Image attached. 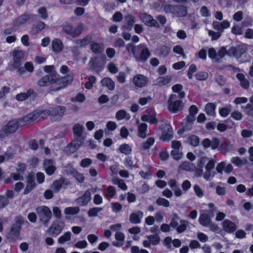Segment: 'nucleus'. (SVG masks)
Here are the masks:
<instances>
[{
	"mask_svg": "<svg viewBox=\"0 0 253 253\" xmlns=\"http://www.w3.org/2000/svg\"><path fill=\"white\" fill-rule=\"evenodd\" d=\"M51 111L48 109L35 110L19 119H12L5 126H23L31 124L38 119L39 120L44 119L51 115Z\"/></svg>",
	"mask_w": 253,
	"mask_h": 253,
	"instance_id": "nucleus-1",
	"label": "nucleus"
},
{
	"mask_svg": "<svg viewBox=\"0 0 253 253\" xmlns=\"http://www.w3.org/2000/svg\"><path fill=\"white\" fill-rule=\"evenodd\" d=\"M216 161L207 157L200 158L197 164L198 169L195 170V175L200 177L203 173L202 169L205 167V171L203 174V177L206 180H209L213 177L214 174L212 170L215 166Z\"/></svg>",
	"mask_w": 253,
	"mask_h": 253,
	"instance_id": "nucleus-2",
	"label": "nucleus"
},
{
	"mask_svg": "<svg viewBox=\"0 0 253 253\" xmlns=\"http://www.w3.org/2000/svg\"><path fill=\"white\" fill-rule=\"evenodd\" d=\"M126 48L127 51L131 53L137 61L144 62L150 56L149 50L144 43H141L137 46L129 43L126 45Z\"/></svg>",
	"mask_w": 253,
	"mask_h": 253,
	"instance_id": "nucleus-3",
	"label": "nucleus"
},
{
	"mask_svg": "<svg viewBox=\"0 0 253 253\" xmlns=\"http://www.w3.org/2000/svg\"><path fill=\"white\" fill-rule=\"evenodd\" d=\"M208 206L210 209V211H209L206 210L202 211L199 218L200 224L206 227L210 226L211 223V218L210 217V212H212V211L216 209L215 207L213 204H209Z\"/></svg>",
	"mask_w": 253,
	"mask_h": 253,
	"instance_id": "nucleus-4",
	"label": "nucleus"
},
{
	"mask_svg": "<svg viewBox=\"0 0 253 253\" xmlns=\"http://www.w3.org/2000/svg\"><path fill=\"white\" fill-rule=\"evenodd\" d=\"M169 110L172 113H176L183 108V104L181 101L177 99L175 94H171L168 101Z\"/></svg>",
	"mask_w": 253,
	"mask_h": 253,
	"instance_id": "nucleus-5",
	"label": "nucleus"
},
{
	"mask_svg": "<svg viewBox=\"0 0 253 253\" xmlns=\"http://www.w3.org/2000/svg\"><path fill=\"white\" fill-rule=\"evenodd\" d=\"M37 213L40 220L46 224L51 217L52 213L49 209L46 206H42L37 208Z\"/></svg>",
	"mask_w": 253,
	"mask_h": 253,
	"instance_id": "nucleus-6",
	"label": "nucleus"
},
{
	"mask_svg": "<svg viewBox=\"0 0 253 253\" xmlns=\"http://www.w3.org/2000/svg\"><path fill=\"white\" fill-rule=\"evenodd\" d=\"M247 46L245 44H241L236 47H232L228 51L230 55H232L238 58L241 56L247 50Z\"/></svg>",
	"mask_w": 253,
	"mask_h": 253,
	"instance_id": "nucleus-7",
	"label": "nucleus"
},
{
	"mask_svg": "<svg viewBox=\"0 0 253 253\" xmlns=\"http://www.w3.org/2000/svg\"><path fill=\"white\" fill-rule=\"evenodd\" d=\"M168 9L171 12L176 14L178 16H184L187 14V10L184 6L167 5L165 7V10L168 11Z\"/></svg>",
	"mask_w": 253,
	"mask_h": 253,
	"instance_id": "nucleus-8",
	"label": "nucleus"
},
{
	"mask_svg": "<svg viewBox=\"0 0 253 253\" xmlns=\"http://www.w3.org/2000/svg\"><path fill=\"white\" fill-rule=\"evenodd\" d=\"M84 25L83 24H80L75 28L68 25L64 27V32L73 37H75L78 36L82 33Z\"/></svg>",
	"mask_w": 253,
	"mask_h": 253,
	"instance_id": "nucleus-9",
	"label": "nucleus"
},
{
	"mask_svg": "<svg viewBox=\"0 0 253 253\" xmlns=\"http://www.w3.org/2000/svg\"><path fill=\"white\" fill-rule=\"evenodd\" d=\"M13 63L12 66L14 68H18L21 65V61L24 57V53L22 50H15L13 52Z\"/></svg>",
	"mask_w": 253,
	"mask_h": 253,
	"instance_id": "nucleus-10",
	"label": "nucleus"
},
{
	"mask_svg": "<svg viewBox=\"0 0 253 253\" xmlns=\"http://www.w3.org/2000/svg\"><path fill=\"white\" fill-rule=\"evenodd\" d=\"M53 81L51 83V91H58L63 87V79L60 78L59 75L55 74L53 76Z\"/></svg>",
	"mask_w": 253,
	"mask_h": 253,
	"instance_id": "nucleus-11",
	"label": "nucleus"
},
{
	"mask_svg": "<svg viewBox=\"0 0 253 253\" xmlns=\"http://www.w3.org/2000/svg\"><path fill=\"white\" fill-rule=\"evenodd\" d=\"M132 82L135 86L141 88L147 84L148 79L143 75H137L133 77Z\"/></svg>",
	"mask_w": 253,
	"mask_h": 253,
	"instance_id": "nucleus-12",
	"label": "nucleus"
},
{
	"mask_svg": "<svg viewBox=\"0 0 253 253\" xmlns=\"http://www.w3.org/2000/svg\"><path fill=\"white\" fill-rule=\"evenodd\" d=\"M147 240H144L143 245L144 247L150 248L151 245H156L160 242V237L157 235H151L147 237Z\"/></svg>",
	"mask_w": 253,
	"mask_h": 253,
	"instance_id": "nucleus-13",
	"label": "nucleus"
},
{
	"mask_svg": "<svg viewBox=\"0 0 253 253\" xmlns=\"http://www.w3.org/2000/svg\"><path fill=\"white\" fill-rule=\"evenodd\" d=\"M139 17L141 21L147 26H154L157 23L156 21L150 15L146 13H140Z\"/></svg>",
	"mask_w": 253,
	"mask_h": 253,
	"instance_id": "nucleus-14",
	"label": "nucleus"
},
{
	"mask_svg": "<svg viewBox=\"0 0 253 253\" xmlns=\"http://www.w3.org/2000/svg\"><path fill=\"white\" fill-rule=\"evenodd\" d=\"M54 73L48 74L43 76L38 82V84L40 86H46L53 82Z\"/></svg>",
	"mask_w": 253,
	"mask_h": 253,
	"instance_id": "nucleus-15",
	"label": "nucleus"
},
{
	"mask_svg": "<svg viewBox=\"0 0 253 253\" xmlns=\"http://www.w3.org/2000/svg\"><path fill=\"white\" fill-rule=\"evenodd\" d=\"M144 214L143 212L138 211L130 214L129 218V221L133 224H139L141 222Z\"/></svg>",
	"mask_w": 253,
	"mask_h": 253,
	"instance_id": "nucleus-16",
	"label": "nucleus"
},
{
	"mask_svg": "<svg viewBox=\"0 0 253 253\" xmlns=\"http://www.w3.org/2000/svg\"><path fill=\"white\" fill-rule=\"evenodd\" d=\"M168 184L173 190L175 196L180 197L182 195V191L177 186V182L175 179H170L168 182Z\"/></svg>",
	"mask_w": 253,
	"mask_h": 253,
	"instance_id": "nucleus-17",
	"label": "nucleus"
},
{
	"mask_svg": "<svg viewBox=\"0 0 253 253\" xmlns=\"http://www.w3.org/2000/svg\"><path fill=\"white\" fill-rule=\"evenodd\" d=\"M230 24L227 20H224L222 22L218 21H213L212 23V26L216 30L223 31L224 29L230 27Z\"/></svg>",
	"mask_w": 253,
	"mask_h": 253,
	"instance_id": "nucleus-18",
	"label": "nucleus"
},
{
	"mask_svg": "<svg viewBox=\"0 0 253 253\" xmlns=\"http://www.w3.org/2000/svg\"><path fill=\"white\" fill-rule=\"evenodd\" d=\"M161 139L164 141H169L173 137V131L171 127H163Z\"/></svg>",
	"mask_w": 253,
	"mask_h": 253,
	"instance_id": "nucleus-19",
	"label": "nucleus"
},
{
	"mask_svg": "<svg viewBox=\"0 0 253 253\" xmlns=\"http://www.w3.org/2000/svg\"><path fill=\"white\" fill-rule=\"evenodd\" d=\"M222 227L224 230L228 233L234 232L236 229L235 224L229 220L223 221Z\"/></svg>",
	"mask_w": 253,
	"mask_h": 253,
	"instance_id": "nucleus-20",
	"label": "nucleus"
},
{
	"mask_svg": "<svg viewBox=\"0 0 253 253\" xmlns=\"http://www.w3.org/2000/svg\"><path fill=\"white\" fill-rule=\"evenodd\" d=\"M44 165L46 173L48 175L52 174L55 170L53 162L50 160H46L44 161Z\"/></svg>",
	"mask_w": 253,
	"mask_h": 253,
	"instance_id": "nucleus-21",
	"label": "nucleus"
},
{
	"mask_svg": "<svg viewBox=\"0 0 253 253\" xmlns=\"http://www.w3.org/2000/svg\"><path fill=\"white\" fill-rule=\"evenodd\" d=\"M90 46L92 51L96 54L102 53L104 50V46L103 44L94 42L90 43Z\"/></svg>",
	"mask_w": 253,
	"mask_h": 253,
	"instance_id": "nucleus-22",
	"label": "nucleus"
},
{
	"mask_svg": "<svg viewBox=\"0 0 253 253\" xmlns=\"http://www.w3.org/2000/svg\"><path fill=\"white\" fill-rule=\"evenodd\" d=\"M90 200V193L88 190L86 191L84 194L78 199V203L82 206H85Z\"/></svg>",
	"mask_w": 253,
	"mask_h": 253,
	"instance_id": "nucleus-23",
	"label": "nucleus"
},
{
	"mask_svg": "<svg viewBox=\"0 0 253 253\" xmlns=\"http://www.w3.org/2000/svg\"><path fill=\"white\" fill-rule=\"evenodd\" d=\"M231 162L236 167H241L247 163V160L246 158L234 157L231 159Z\"/></svg>",
	"mask_w": 253,
	"mask_h": 253,
	"instance_id": "nucleus-24",
	"label": "nucleus"
},
{
	"mask_svg": "<svg viewBox=\"0 0 253 253\" xmlns=\"http://www.w3.org/2000/svg\"><path fill=\"white\" fill-rule=\"evenodd\" d=\"M171 81L170 76H166L159 77L156 80V84L159 86H163L169 84Z\"/></svg>",
	"mask_w": 253,
	"mask_h": 253,
	"instance_id": "nucleus-25",
	"label": "nucleus"
},
{
	"mask_svg": "<svg viewBox=\"0 0 253 253\" xmlns=\"http://www.w3.org/2000/svg\"><path fill=\"white\" fill-rule=\"evenodd\" d=\"M103 86L107 87L109 90H113L115 88V83L110 78H104L101 80Z\"/></svg>",
	"mask_w": 253,
	"mask_h": 253,
	"instance_id": "nucleus-26",
	"label": "nucleus"
},
{
	"mask_svg": "<svg viewBox=\"0 0 253 253\" xmlns=\"http://www.w3.org/2000/svg\"><path fill=\"white\" fill-rule=\"evenodd\" d=\"M36 186V183L32 177H29L28 179L26 187L24 191V194H27L31 192Z\"/></svg>",
	"mask_w": 253,
	"mask_h": 253,
	"instance_id": "nucleus-27",
	"label": "nucleus"
},
{
	"mask_svg": "<svg viewBox=\"0 0 253 253\" xmlns=\"http://www.w3.org/2000/svg\"><path fill=\"white\" fill-rule=\"evenodd\" d=\"M16 129V127H1L0 130V138H3L15 132Z\"/></svg>",
	"mask_w": 253,
	"mask_h": 253,
	"instance_id": "nucleus-28",
	"label": "nucleus"
},
{
	"mask_svg": "<svg viewBox=\"0 0 253 253\" xmlns=\"http://www.w3.org/2000/svg\"><path fill=\"white\" fill-rule=\"evenodd\" d=\"M31 17V15L29 14L25 13L19 17L15 21V24L17 26H20L25 24Z\"/></svg>",
	"mask_w": 253,
	"mask_h": 253,
	"instance_id": "nucleus-29",
	"label": "nucleus"
},
{
	"mask_svg": "<svg viewBox=\"0 0 253 253\" xmlns=\"http://www.w3.org/2000/svg\"><path fill=\"white\" fill-rule=\"evenodd\" d=\"M73 80V76L72 73H68V68L64 66V85L71 84Z\"/></svg>",
	"mask_w": 253,
	"mask_h": 253,
	"instance_id": "nucleus-30",
	"label": "nucleus"
},
{
	"mask_svg": "<svg viewBox=\"0 0 253 253\" xmlns=\"http://www.w3.org/2000/svg\"><path fill=\"white\" fill-rule=\"evenodd\" d=\"M215 108L216 105L214 103H208L205 106V111L208 115L214 116L215 115Z\"/></svg>",
	"mask_w": 253,
	"mask_h": 253,
	"instance_id": "nucleus-31",
	"label": "nucleus"
},
{
	"mask_svg": "<svg viewBox=\"0 0 253 253\" xmlns=\"http://www.w3.org/2000/svg\"><path fill=\"white\" fill-rule=\"evenodd\" d=\"M130 118V115L124 110H120L116 114V118L118 120L123 119L129 120Z\"/></svg>",
	"mask_w": 253,
	"mask_h": 253,
	"instance_id": "nucleus-32",
	"label": "nucleus"
},
{
	"mask_svg": "<svg viewBox=\"0 0 253 253\" xmlns=\"http://www.w3.org/2000/svg\"><path fill=\"white\" fill-rule=\"evenodd\" d=\"M126 25L124 26L126 29H131L133 23L135 22V17L131 15H127L125 17Z\"/></svg>",
	"mask_w": 253,
	"mask_h": 253,
	"instance_id": "nucleus-33",
	"label": "nucleus"
},
{
	"mask_svg": "<svg viewBox=\"0 0 253 253\" xmlns=\"http://www.w3.org/2000/svg\"><path fill=\"white\" fill-rule=\"evenodd\" d=\"M52 50L55 52H60L62 48V43L61 41L58 39H55L53 41L52 43Z\"/></svg>",
	"mask_w": 253,
	"mask_h": 253,
	"instance_id": "nucleus-34",
	"label": "nucleus"
},
{
	"mask_svg": "<svg viewBox=\"0 0 253 253\" xmlns=\"http://www.w3.org/2000/svg\"><path fill=\"white\" fill-rule=\"evenodd\" d=\"M180 169L186 170V171H193L195 170V171L197 169H196V167L194 166V164L189 163V162H184L182 163L179 167Z\"/></svg>",
	"mask_w": 253,
	"mask_h": 253,
	"instance_id": "nucleus-35",
	"label": "nucleus"
},
{
	"mask_svg": "<svg viewBox=\"0 0 253 253\" xmlns=\"http://www.w3.org/2000/svg\"><path fill=\"white\" fill-rule=\"evenodd\" d=\"M182 89V85L180 84H176L172 87V89L173 92L178 93V95L180 98H184L185 97V93L183 91H181Z\"/></svg>",
	"mask_w": 253,
	"mask_h": 253,
	"instance_id": "nucleus-36",
	"label": "nucleus"
},
{
	"mask_svg": "<svg viewBox=\"0 0 253 253\" xmlns=\"http://www.w3.org/2000/svg\"><path fill=\"white\" fill-rule=\"evenodd\" d=\"M119 151L122 153H123L126 155H128L131 152L132 149H131V147L130 146H129V145L126 144H124L121 145L120 146Z\"/></svg>",
	"mask_w": 253,
	"mask_h": 253,
	"instance_id": "nucleus-37",
	"label": "nucleus"
},
{
	"mask_svg": "<svg viewBox=\"0 0 253 253\" xmlns=\"http://www.w3.org/2000/svg\"><path fill=\"white\" fill-rule=\"evenodd\" d=\"M112 182L115 185H117L119 188L123 190H126L127 189V187L124 182L118 178H113L112 179Z\"/></svg>",
	"mask_w": 253,
	"mask_h": 253,
	"instance_id": "nucleus-38",
	"label": "nucleus"
},
{
	"mask_svg": "<svg viewBox=\"0 0 253 253\" xmlns=\"http://www.w3.org/2000/svg\"><path fill=\"white\" fill-rule=\"evenodd\" d=\"M32 91L29 90L27 92L21 93L16 95V99L20 101H22L26 99L31 95Z\"/></svg>",
	"mask_w": 253,
	"mask_h": 253,
	"instance_id": "nucleus-39",
	"label": "nucleus"
},
{
	"mask_svg": "<svg viewBox=\"0 0 253 253\" xmlns=\"http://www.w3.org/2000/svg\"><path fill=\"white\" fill-rule=\"evenodd\" d=\"M195 116L188 115L183 120V124L185 126H191L195 121Z\"/></svg>",
	"mask_w": 253,
	"mask_h": 253,
	"instance_id": "nucleus-40",
	"label": "nucleus"
},
{
	"mask_svg": "<svg viewBox=\"0 0 253 253\" xmlns=\"http://www.w3.org/2000/svg\"><path fill=\"white\" fill-rule=\"evenodd\" d=\"M231 106H228L219 109V113L221 116L223 117H227L231 112Z\"/></svg>",
	"mask_w": 253,
	"mask_h": 253,
	"instance_id": "nucleus-41",
	"label": "nucleus"
},
{
	"mask_svg": "<svg viewBox=\"0 0 253 253\" xmlns=\"http://www.w3.org/2000/svg\"><path fill=\"white\" fill-rule=\"evenodd\" d=\"M92 163V160L89 158H84L80 162V166L83 168L89 167Z\"/></svg>",
	"mask_w": 253,
	"mask_h": 253,
	"instance_id": "nucleus-42",
	"label": "nucleus"
},
{
	"mask_svg": "<svg viewBox=\"0 0 253 253\" xmlns=\"http://www.w3.org/2000/svg\"><path fill=\"white\" fill-rule=\"evenodd\" d=\"M156 203L159 206H163L164 207H169V201L164 198H159L156 200Z\"/></svg>",
	"mask_w": 253,
	"mask_h": 253,
	"instance_id": "nucleus-43",
	"label": "nucleus"
},
{
	"mask_svg": "<svg viewBox=\"0 0 253 253\" xmlns=\"http://www.w3.org/2000/svg\"><path fill=\"white\" fill-rule=\"evenodd\" d=\"M141 120L143 122L150 123V125H153L156 122V119L151 116L143 115L141 117Z\"/></svg>",
	"mask_w": 253,
	"mask_h": 253,
	"instance_id": "nucleus-44",
	"label": "nucleus"
},
{
	"mask_svg": "<svg viewBox=\"0 0 253 253\" xmlns=\"http://www.w3.org/2000/svg\"><path fill=\"white\" fill-rule=\"evenodd\" d=\"M137 136L144 138L147 135V127H137Z\"/></svg>",
	"mask_w": 253,
	"mask_h": 253,
	"instance_id": "nucleus-45",
	"label": "nucleus"
},
{
	"mask_svg": "<svg viewBox=\"0 0 253 253\" xmlns=\"http://www.w3.org/2000/svg\"><path fill=\"white\" fill-rule=\"evenodd\" d=\"M38 13L40 15L41 18L42 19H46L48 17V13L46 8L44 7H40L38 10Z\"/></svg>",
	"mask_w": 253,
	"mask_h": 253,
	"instance_id": "nucleus-46",
	"label": "nucleus"
},
{
	"mask_svg": "<svg viewBox=\"0 0 253 253\" xmlns=\"http://www.w3.org/2000/svg\"><path fill=\"white\" fill-rule=\"evenodd\" d=\"M102 209L100 208H93L90 209L88 211V215L89 217L96 216L97 215L98 212L101 211Z\"/></svg>",
	"mask_w": 253,
	"mask_h": 253,
	"instance_id": "nucleus-47",
	"label": "nucleus"
},
{
	"mask_svg": "<svg viewBox=\"0 0 253 253\" xmlns=\"http://www.w3.org/2000/svg\"><path fill=\"white\" fill-rule=\"evenodd\" d=\"M191 183L188 180H185L183 181L181 184V187L183 191L186 192L191 187Z\"/></svg>",
	"mask_w": 253,
	"mask_h": 253,
	"instance_id": "nucleus-48",
	"label": "nucleus"
},
{
	"mask_svg": "<svg viewBox=\"0 0 253 253\" xmlns=\"http://www.w3.org/2000/svg\"><path fill=\"white\" fill-rule=\"evenodd\" d=\"M79 208L78 207L75 208H67L65 210V212L66 214H75L79 212Z\"/></svg>",
	"mask_w": 253,
	"mask_h": 253,
	"instance_id": "nucleus-49",
	"label": "nucleus"
},
{
	"mask_svg": "<svg viewBox=\"0 0 253 253\" xmlns=\"http://www.w3.org/2000/svg\"><path fill=\"white\" fill-rule=\"evenodd\" d=\"M45 26V24L42 21H39L34 26V28L36 29V32L38 33L43 29Z\"/></svg>",
	"mask_w": 253,
	"mask_h": 253,
	"instance_id": "nucleus-50",
	"label": "nucleus"
},
{
	"mask_svg": "<svg viewBox=\"0 0 253 253\" xmlns=\"http://www.w3.org/2000/svg\"><path fill=\"white\" fill-rule=\"evenodd\" d=\"M208 77V74L205 72H200L196 74V78L200 81L206 80Z\"/></svg>",
	"mask_w": 253,
	"mask_h": 253,
	"instance_id": "nucleus-51",
	"label": "nucleus"
},
{
	"mask_svg": "<svg viewBox=\"0 0 253 253\" xmlns=\"http://www.w3.org/2000/svg\"><path fill=\"white\" fill-rule=\"evenodd\" d=\"M154 143V138L150 137L147 139L146 142L143 144L142 147L144 149H149Z\"/></svg>",
	"mask_w": 253,
	"mask_h": 253,
	"instance_id": "nucleus-52",
	"label": "nucleus"
},
{
	"mask_svg": "<svg viewBox=\"0 0 253 253\" xmlns=\"http://www.w3.org/2000/svg\"><path fill=\"white\" fill-rule=\"evenodd\" d=\"M9 203L7 198L4 196L0 195V209L5 208Z\"/></svg>",
	"mask_w": 253,
	"mask_h": 253,
	"instance_id": "nucleus-53",
	"label": "nucleus"
},
{
	"mask_svg": "<svg viewBox=\"0 0 253 253\" xmlns=\"http://www.w3.org/2000/svg\"><path fill=\"white\" fill-rule=\"evenodd\" d=\"M111 208L113 212L118 213L122 210V207L119 203H115L111 204Z\"/></svg>",
	"mask_w": 253,
	"mask_h": 253,
	"instance_id": "nucleus-54",
	"label": "nucleus"
},
{
	"mask_svg": "<svg viewBox=\"0 0 253 253\" xmlns=\"http://www.w3.org/2000/svg\"><path fill=\"white\" fill-rule=\"evenodd\" d=\"M208 34L211 37L212 40H216L221 36L220 32H214L211 30H208Z\"/></svg>",
	"mask_w": 253,
	"mask_h": 253,
	"instance_id": "nucleus-55",
	"label": "nucleus"
},
{
	"mask_svg": "<svg viewBox=\"0 0 253 253\" xmlns=\"http://www.w3.org/2000/svg\"><path fill=\"white\" fill-rule=\"evenodd\" d=\"M115 193L116 191L114 188L112 186H109L107 188V193L105 196L107 198H112L115 195Z\"/></svg>",
	"mask_w": 253,
	"mask_h": 253,
	"instance_id": "nucleus-56",
	"label": "nucleus"
},
{
	"mask_svg": "<svg viewBox=\"0 0 253 253\" xmlns=\"http://www.w3.org/2000/svg\"><path fill=\"white\" fill-rule=\"evenodd\" d=\"M189 142L193 146H197L199 143V139L196 135H192L189 137Z\"/></svg>",
	"mask_w": 253,
	"mask_h": 253,
	"instance_id": "nucleus-57",
	"label": "nucleus"
},
{
	"mask_svg": "<svg viewBox=\"0 0 253 253\" xmlns=\"http://www.w3.org/2000/svg\"><path fill=\"white\" fill-rule=\"evenodd\" d=\"M194 192L198 197L201 198L204 195V192L203 190L197 185H195L193 186Z\"/></svg>",
	"mask_w": 253,
	"mask_h": 253,
	"instance_id": "nucleus-58",
	"label": "nucleus"
},
{
	"mask_svg": "<svg viewBox=\"0 0 253 253\" xmlns=\"http://www.w3.org/2000/svg\"><path fill=\"white\" fill-rule=\"evenodd\" d=\"M225 167V163L224 162H221L217 165L215 169L218 173L222 174L223 170H224Z\"/></svg>",
	"mask_w": 253,
	"mask_h": 253,
	"instance_id": "nucleus-59",
	"label": "nucleus"
},
{
	"mask_svg": "<svg viewBox=\"0 0 253 253\" xmlns=\"http://www.w3.org/2000/svg\"><path fill=\"white\" fill-rule=\"evenodd\" d=\"M231 149V145L227 142H224L221 145V151L226 153L229 151Z\"/></svg>",
	"mask_w": 253,
	"mask_h": 253,
	"instance_id": "nucleus-60",
	"label": "nucleus"
},
{
	"mask_svg": "<svg viewBox=\"0 0 253 253\" xmlns=\"http://www.w3.org/2000/svg\"><path fill=\"white\" fill-rule=\"evenodd\" d=\"M232 32L236 35H240L243 33V29L238 25H234L232 28Z\"/></svg>",
	"mask_w": 253,
	"mask_h": 253,
	"instance_id": "nucleus-61",
	"label": "nucleus"
},
{
	"mask_svg": "<svg viewBox=\"0 0 253 253\" xmlns=\"http://www.w3.org/2000/svg\"><path fill=\"white\" fill-rule=\"evenodd\" d=\"M87 243L85 240L80 241L77 242L75 244V247L80 249H85L87 246Z\"/></svg>",
	"mask_w": 253,
	"mask_h": 253,
	"instance_id": "nucleus-62",
	"label": "nucleus"
},
{
	"mask_svg": "<svg viewBox=\"0 0 253 253\" xmlns=\"http://www.w3.org/2000/svg\"><path fill=\"white\" fill-rule=\"evenodd\" d=\"M85 99V96L83 94L79 93L76 97L72 98L71 100L73 102H83Z\"/></svg>",
	"mask_w": 253,
	"mask_h": 253,
	"instance_id": "nucleus-63",
	"label": "nucleus"
},
{
	"mask_svg": "<svg viewBox=\"0 0 253 253\" xmlns=\"http://www.w3.org/2000/svg\"><path fill=\"white\" fill-rule=\"evenodd\" d=\"M245 112L249 116H253V106L250 104H248L244 108Z\"/></svg>",
	"mask_w": 253,
	"mask_h": 253,
	"instance_id": "nucleus-64",
	"label": "nucleus"
}]
</instances>
